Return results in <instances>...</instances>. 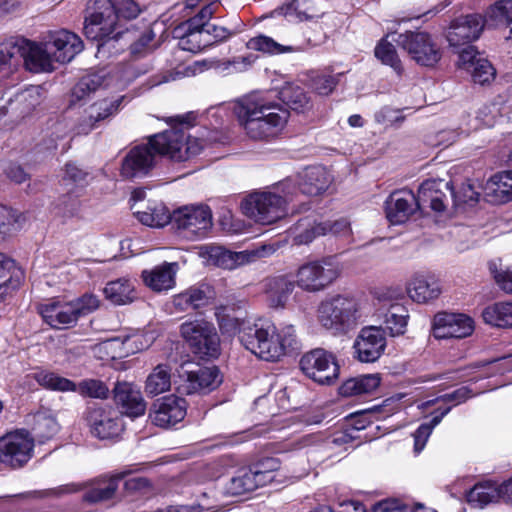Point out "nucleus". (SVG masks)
Masks as SVG:
<instances>
[{
  "instance_id": "obj_1",
  "label": "nucleus",
  "mask_w": 512,
  "mask_h": 512,
  "mask_svg": "<svg viewBox=\"0 0 512 512\" xmlns=\"http://www.w3.org/2000/svg\"><path fill=\"white\" fill-rule=\"evenodd\" d=\"M140 14V7L134 0H94L93 11L85 18L83 31L88 39L104 41L99 50L112 40L126 38L133 41L131 54L140 56L152 41V32L145 28L127 27V24Z\"/></svg>"
},
{
  "instance_id": "obj_2",
  "label": "nucleus",
  "mask_w": 512,
  "mask_h": 512,
  "mask_svg": "<svg viewBox=\"0 0 512 512\" xmlns=\"http://www.w3.org/2000/svg\"><path fill=\"white\" fill-rule=\"evenodd\" d=\"M207 142L187 135L183 129H170L154 135L149 142L133 147L122 162L121 175L127 179L144 177L155 167L158 155L186 161L198 155Z\"/></svg>"
},
{
  "instance_id": "obj_3",
  "label": "nucleus",
  "mask_w": 512,
  "mask_h": 512,
  "mask_svg": "<svg viewBox=\"0 0 512 512\" xmlns=\"http://www.w3.org/2000/svg\"><path fill=\"white\" fill-rule=\"evenodd\" d=\"M449 184L444 180L428 179L418 190V195L411 190L393 192L385 202V213L391 224H403L417 211L430 208L435 212L446 209L447 198L444 193Z\"/></svg>"
},
{
  "instance_id": "obj_4",
  "label": "nucleus",
  "mask_w": 512,
  "mask_h": 512,
  "mask_svg": "<svg viewBox=\"0 0 512 512\" xmlns=\"http://www.w3.org/2000/svg\"><path fill=\"white\" fill-rule=\"evenodd\" d=\"M241 344L258 358L276 362L296 348V330L293 325L247 326L242 331Z\"/></svg>"
},
{
  "instance_id": "obj_5",
  "label": "nucleus",
  "mask_w": 512,
  "mask_h": 512,
  "mask_svg": "<svg viewBox=\"0 0 512 512\" xmlns=\"http://www.w3.org/2000/svg\"><path fill=\"white\" fill-rule=\"evenodd\" d=\"M365 302L352 295H336L320 302L317 321L334 335H344L365 321Z\"/></svg>"
},
{
  "instance_id": "obj_6",
  "label": "nucleus",
  "mask_w": 512,
  "mask_h": 512,
  "mask_svg": "<svg viewBox=\"0 0 512 512\" xmlns=\"http://www.w3.org/2000/svg\"><path fill=\"white\" fill-rule=\"evenodd\" d=\"M278 191H258L249 194L241 202L242 212L251 220L270 225L287 214V204L296 196V184L287 179L277 186Z\"/></svg>"
},
{
  "instance_id": "obj_7",
  "label": "nucleus",
  "mask_w": 512,
  "mask_h": 512,
  "mask_svg": "<svg viewBox=\"0 0 512 512\" xmlns=\"http://www.w3.org/2000/svg\"><path fill=\"white\" fill-rule=\"evenodd\" d=\"M126 474V472H118L110 476L99 477L90 483H70L53 489L28 492L22 496L26 498L60 497L66 494L78 492L89 486V489L83 496V500L91 504L100 503L110 500L115 496L119 482L126 476Z\"/></svg>"
},
{
  "instance_id": "obj_8",
  "label": "nucleus",
  "mask_w": 512,
  "mask_h": 512,
  "mask_svg": "<svg viewBox=\"0 0 512 512\" xmlns=\"http://www.w3.org/2000/svg\"><path fill=\"white\" fill-rule=\"evenodd\" d=\"M341 272V266L332 259L309 261L296 270V286L307 293H319L329 288Z\"/></svg>"
},
{
  "instance_id": "obj_9",
  "label": "nucleus",
  "mask_w": 512,
  "mask_h": 512,
  "mask_svg": "<svg viewBox=\"0 0 512 512\" xmlns=\"http://www.w3.org/2000/svg\"><path fill=\"white\" fill-rule=\"evenodd\" d=\"M219 4L210 3L205 5L196 16L183 22L175 29L179 38V47L182 50L197 53L204 47L212 44L210 26L204 27L206 22L212 18Z\"/></svg>"
},
{
  "instance_id": "obj_10",
  "label": "nucleus",
  "mask_w": 512,
  "mask_h": 512,
  "mask_svg": "<svg viewBox=\"0 0 512 512\" xmlns=\"http://www.w3.org/2000/svg\"><path fill=\"white\" fill-rule=\"evenodd\" d=\"M172 226L183 238L202 239L212 229V211L202 204L180 207L172 213Z\"/></svg>"
},
{
  "instance_id": "obj_11",
  "label": "nucleus",
  "mask_w": 512,
  "mask_h": 512,
  "mask_svg": "<svg viewBox=\"0 0 512 512\" xmlns=\"http://www.w3.org/2000/svg\"><path fill=\"white\" fill-rule=\"evenodd\" d=\"M180 332L192 351L201 358H215L220 353V339L214 325L204 319L181 324Z\"/></svg>"
},
{
  "instance_id": "obj_12",
  "label": "nucleus",
  "mask_w": 512,
  "mask_h": 512,
  "mask_svg": "<svg viewBox=\"0 0 512 512\" xmlns=\"http://www.w3.org/2000/svg\"><path fill=\"white\" fill-rule=\"evenodd\" d=\"M300 368L308 378L321 385H331L339 377L336 357L322 348L305 353L300 359Z\"/></svg>"
},
{
  "instance_id": "obj_13",
  "label": "nucleus",
  "mask_w": 512,
  "mask_h": 512,
  "mask_svg": "<svg viewBox=\"0 0 512 512\" xmlns=\"http://www.w3.org/2000/svg\"><path fill=\"white\" fill-rule=\"evenodd\" d=\"M396 43L419 65L431 67L441 59L440 48L426 32L400 34Z\"/></svg>"
},
{
  "instance_id": "obj_14",
  "label": "nucleus",
  "mask_w": 512,
  "mask_h": 512,
  "mask_svg": "<svg viewBox=\"0 0 512 512\" xmlns=\"http://www.w3.org/2000/svg\"><path fill=\"white\" fill-rule=\"evenodd\" d=\"M86 421L92 434L102 440L117 438L123 431L122 416L110 406L88 407Z\"/></svg>"
},
{
  "instance_id": "obj_15",
  "label": "nucleus",
  "mask_w": 512,
  "mask_h": 512,
  "mask_svg": "<svg viewBox=\"0 0 512 512\" xmlns=\"http://www.w3.org/2000/svg\"><path fill=\"white\" fill-rule=\"evenodd\" d=\"M136 77L135 69L132 66L125 68L121 72L109 73L101 70L95 73L85 75L75 85L73 96L78 100L84 99L90 93L103 87L116 86L121 87Z\"/></svg>"
},
{
  "instance_id": "obj_16",
  "label": "nucleus",
  "mask_w": 512,
  "mask_h": 512,
  "mask_svg": "<svg viewBox=\"0 0 512 512\" xmlns=\"http://www.w3.org/2000/svg\"><path fill=\"white\" fill-rule=\"evenodd\" d=\"M318 45L317 42L313 41L311 37L305 34L302 37H288L283 43H279L266 35L255 36L247 42L248 49L271 55L303 53Z\"/></svg>"
},
{
  "instance_id": "obj_17",
  "label": "nucleus",
  "mask_w": 512,
  "mask_h": 512,
  "mask_svg": "<svg viewBox=\"0 0 512 512\" xmlns=\"http://www.w3.org/2000/svg\"><path fill=\"white\" fill-rule=\"evenodd\" d=\"M234 114L246 115L268 122L286 125L289 112L279 103L263 97L247 98L234 106Z\"/></svg>"
},
{
  "instance_id": "obj_18",
  "label": "nucleus",
  "mask_w": 512,
  "mask_h": 512,
  "mask_svg": "<svg viewBox=\"0 0 512 512\" xmlns=\"http://www.w3.org/2000/svg\"><path fill=\"white\" fill-rule=\"evenodd\" d=\"M20 59L25 68L33 73H49L55 70L57 63L47 41L43 37L40 42L25 40L18 46Z\"/></svg>"
},
{
  "instance_id": "obj_19",
  "label": "nucleus",
  "mask_w": 512,
  "mask_h": 512,
  "mask_svg": "<svg viewBox=\"0 0 512 512\" xmlns=\"http://www.w3.org/2000/svg\"><path fill=\"white\" fill-rule=\"evenodd\" d=\"M277 248L278 246L275 244H263L250 250L232 252L222 247H213L209 255L218 267L232 270L257 259L268 257L275 253Z\"/></svg>"
},
{
  "instance_id": "obj_20",
  "label": "nucleus",
  "mask_w": 512,
  "mask_h": 512,
  "mask_svg": "<svg viewBox=\"0 0 512 512\" xmlns=\"http://www.w3.org/2000/svg\"><path fill=\"white\" fill-rule=\"evenodd\" d=\"M386 345L385 332L381 327H364L353 344L355 357L363 363L375 362L384 353Z\"/></svg>"
},
{
  "instance_id": "obj_21",
  "label": "nucleus",
  "mask_w": 512,
  "mask_h": 512,
  "mask_svg": "<svg viewBox=\"0 0 512 512\" xmlns=\"http://www.w3.org/2000/svg\"><path fill=\"white\" fill-rule=\"evenodd\" d=\"M187 412L185 399L168 395L156 400L150 410L151 422L161 428H169L181 422Z\"/></svg>"
},
{
  "instance_id": "obj_22",
  "label": "nucleus",
  "mask_w": 512,
  "mask_h": 512,
  "mask_svg": "<svg viewBox=\"0 0 512 512\" xmlns=\"http://www.w3.org/2000/svg\"><path fill=\"white\" fill-rule=\"evenodd\" d=\"M474 331L473 319L461 313H438L433 320V335L438 339L465 338Z\"/></svg>"
},
{
  "instance_id": "obj_23",
  "label": "nucleus",
  "mask_w": 512,
  "mask_h": 512,
  "mask_svg": "<svg viewBox=\"0 0 512 512\" xmlns=\"http://www.w3.org/2000/svg\"><path fill=\"white\" fill-rule=\"evenodd\" d=\"M44 38L52 51L53 59L60 64L69 63L84 49L81 38L66 29L49 31Z\"/></svg>"
},
{
  "instance_id": "obj_24",
  "label": "nucleus",
  "mask_w": 512,
  "mask_h": 512,
  "mask_svg": "<svg viewBox=\"0 0 512 512\" xmlns=\"http://www.w3.org/2000/svg\"><path fill=\"white\" fill-rule=\"evenodd\" d=\"M485 21L481 15L471 14L457 18L450 26L447 40L450 46L458 47L477 40L483 29Z\"/></svg>"
},
{
  "instance_id": "obj_25",
  "label": "nucleus",
  "mask_w": 512,
  "mask_h": 512,
  "mask_svg": "<svg viewBox=\"0 0 512 512\" xmlns=\"http://www.w3.org/2000/svg\"><path fill=\"white\" fill-rule=\"evenodd\" d=\"M408 297L417 304H428L442 293L440 281L428 273H415L406 284Z\"/></svg>"
},
{
  "instance_id": "obj_26",
  "label": "nucleus",
  "mask_w": 512,
  "mask_h": 512,
  "mask_svg": "<svg viewBox=\"0 0 512 512\" xmlns=\"http://www.w3.org/2000/svg\"><path fill=\"white\" fill-rule=\"evenodd\" d=\"M114 401L120 409V415L137 418L145 414L146 402L141 391L131 383L118 382L114 389Z\"/></svg>"
},
{
  "instance_id": "obj_27",
  "label": "nucleus",
  "mask_w": 512,
  "mask_h": 512,
  "mask_svg": "<svg viewBox=\"0 0 512 512\" xmlns=\"http://www.w3.org/2000/svg\"><path fill=\"white\" fill-rule=\"evenodd\" d=\"M254 62V57H235L231 60L206 59L196 61L184 68V71H177V76H191L201 73L205 70L214 69L221 73L241 72L247 69Z\"/></svg>"
},
{
  "instance_id": "obj_28",
  "label": "nucleus",
  "mask_w": 512,
  "mask_h": 512,
  "mask_svg": "<svg viewBox=\"0 0 512 512\" xmlns=\"http://www.w3.org/2000/svg\"><path fill=\"white\" fill-rule=\"evenodd\" d=\"M186 378L179 390L185 394L205 393L218 387L222 381L216 367H203L195 371H185Z\"/></svg>"
},
{
  "instance_id": "obj_29",
  "label": "nucleus",
  "mask_w": 512,
  "mask_h": 512,
  "mask_svg": "<svg viewBox=\"0 0 512 512\" xmlns=\"http://www.w3.org/2000/svg\"><path fill=\"white\" fill-rule=\"evenodd\" d=\"M177 262H164L150 270H143L141 277L144 284L155 292H165L173 289L176 284Z\"/></svg>"
},
{
  "instance_id": "obj_30",
  "label": "nucleus",
  "mask_w": 512,
  "mask_h": 512,
  "mask_svg": "<svg viewBox=\"0 0 512 512\" xmlns=\"http://www.w3.org/2000/svg\"><path fill=\"white\" fill-rule=\"evenodd\" d=\"M235 116L245 135L255 141H270L276 138L285 127V125L246 115L235 114Z\"/></svg>"
},
{
  "instance_id": "obj_31",
  "label": "nucleus",
  "mask_w": 512,
  "mask_h": 512,
  "mask_svg": "<svg viewBox=\"0 0 512 512\" xmlns=\"http://www.w3.org/2000/svg\"><path fill=\"white\" fill-rule=\"evenodd\" d=\"M484 199L492 204L512 201V170L498 172L483 186Z\"/></svg>"
},
{
  "instance_id": "obj_32",
  "label": "nucleus",
  "mask_w": 512,
  "mask_h": 512,
  "mask_svg": "<svg viewBox=\"0 0 512 512\" xmlns=\"http://www.w3.org/2000/svg\"><path fill=\"white\" fill-rule=\"evenodd\" d=\"M298 178L300 191L309 196L324 193L332 183V176L322 166L308 167L299 174Z\"/></svg>"
},
{
  "instance_id": "obj_33",
  "label": "nucleus",
  "mask_w": 512,
  "mask_h": 512,
  "mask_svg": "<svg viewBox=\"0 0 512 512\" xmlns=\"http://www.w3.org/2000/svg\"><path fill=\"white\" fill-rule=\"evenodd\" d=\"M215 298V291L208 284L192 286L173 297L174 306L180 311L198 309L208 305Z\"/></svg>"
},
{
  "instance_id": "obj_34",
  "label": "nucleus",
  "mask_w": 512,
  "mask_h": 512,
  "mask_svg": "<svg viewBox=\"0 0 512 512\" xmlns=\"http://www.w3.org/2000/svg\"><path fill=\"white\" fill-rule=\"evenodd\" d=\"M38 311L43 320L53 328L62 325H73L77 322L70 302H60L54 299L38 306Z\"/></svg>"
},
{
  "instance_id": "obj_35",
  "label": "nucleus",
  "mask_w": 512,
  "mask_h": 512,
  "mask_svg": "<svg viewBox=\"0 0 512 512\" xmlns=\"http://www.w3.org/2000/svg\"><path fill=\"white\" fill-rule=\"evenodd\" d=\"M351 233L350 222L345 218L335 221H325L317 223L310 229L299 233L294 237V242L298 245L308 244L316 236L332 234L335 236H349Z\"/></svg>"
},
{
  "instance_id": "obj_36",
  "label": "nucleus",
  "mask_w": 512,
  "mask_h": 512,
  "mask_svg": "<svg viewBox=\"0 0 512 512\" xmlns=\"http://www.w3.org/2000/svg\"><path fill=\"white\" fill-rule=\"evenodd\" d=\"M295 286V280H291L287 275L268 278L265 281V294L269 305L273 308H283Z\"/></svg>"
},
{
  "instance_id": "obj_37",
  "label": "nucleus",
  "mask_w": 512,
  "mask_h": 512,
  "mask_svg": "<svg viewBox=\"0 0 512 512\" xmlns=\"http://www.w3.org/2000/svg\"><path fill=\"white\" fill-rule=\"evenodd\" d=\"M42 100L41 89L39 86H29L17 92L8 102V106L0 108V117L6 115L8 109L12 113L25 115L35 109Z\"/></svg>"
},
{
  "instance_id": "obj_38",
  "label": "nucleus",
  "mask_w": 512,
  "mask_h": 512,
  "mask_svg": "<svg viewBox=\"0 0 512 512\" xmlns=\"http://www.w3.org/2000/svg\"><path fill=\"white\" fill-rule=\"evenodd\" d=\"M103 293L107 300L115 305H127L137 299L135 281L128 277H120L109 281Z\"/></svg>"
},
{
  "instance_id": "obj_39",
  "label": "nucleus",
  "mask_w": 512,
  "mask_h": 512,
  "mask_svg": "<svg viewBox=\"0 0 512 512\" xmlns=\"http://www.w3.org/2000/svg\"><path fill=\"white\" fill-rule=\"evenodd\" d=\"M466 501L471 507L479 509L502 501L500 485L491 481L478 483L468 491Z\"/></svg>"
},
{
  "instance_id": "obj_40",
  "label": "nucleus",
  "mask_w": 512,
  "mask_h": 512,
  "mask_svg": "<svg viewBox=\"0 0 512 512\" xmlns=\"http://www.w3.org/2000/svg\"><path fill=\"white\" fill-rule=\"evenodd\" d=\"M379 317L390 336H401L406 332L409 312L405 305L401 303L391 304L385 311L380 310Z\"/></svg>"
},
{
  "instance_id": "obj_41",
  "label": "nucleus",
  "mask_w": 512,
  "mask_h": 512,
  "mask_svg": "<svg viewBox=\"0 0 512 512\" xmlns=\"http://www.w3.org/2000/svg\"><path fill=\"white\" fill-rule=\"evenodd\" d=\"M24 279V271L16 262L0 252V299L10 289L18 288Z\"/></svg>"
},
{
  "instance_id": "obj_42",
  "label": "nucleus",
  "mask_w": 512,
  "mask_h": 512,
  "mask_svg": "<svg viewBox=\"0 0 512 512\" xmlns=\"http://www.w3.org/2000/svg\"><path fill=\"white\" fill-rule=\"evenodd\" d=\"M379 374H365L346 380L339 388L344 397L360 396L373 393L380 385Z\"/></svg>"
},
{
  "instance_id": "obj_43",
  "label": "nucleus",
  "mask_w": 512,
  "mask_h": 512,
  "mask_svg": "<svg viewBox=\"0 0 512 512\" xmlns=\"http://www.w3.org/2000/svg\"><path fill=\"white\" fill-rule=\"evenodd\" d=\"M171 388V368L167 364L157 365L147 376L144 390L149 396H157Z\"/></svg>"
},
{
  "instance_id": "obj_44",
  "label": "nucleus",
  "mask_w": 512,
  "mask_h": 512,
  "mask_svg": "<svg viewBox=\"0 0 512 512\" xmlns=\"http://www.w3.org/2000/svg\"><path fill=\"white\" fill-rule=\"evenodd\" d=\"M137 219L144 225L154 228L164 227L172 224V214L163 203H152L145 210H136Z\"/></svg>"
},
{
  "instance_id": "obj_45",
  "label": "nucleus",
  "mask_w": 512,
  "mask_h": 512,
  "mask_svg": "<svg viewBox=\"0 0 512 512\" xmlns=\"http://www.w3.org/2000/svg\"><path fill=\"white\" fill-rule=\"evenodd\" d=\"M482 317L485 323L495 327L510 328L512 327V301L497 302L487 306Z\"/></svg>"
},
{
  "instance_id": "obj_46",
  "label": "nucleus",
  "mask_w": 512,
  "mask_h": 512,
  "mask_svg": "<svg viewBox=\"0 0 512 512\" xmlns=\"http://www.w3.org/2000/svg\"><path fill=\"white\" fill-rule=\"evenodd\" d=\"M280 95L283 102L296 112H305L312 108L310 97L299 85L285 84L280 91Z\"/></svg>"
},
{
  "instance_id": "obj_47",
  "label": "nucleus",
  "mask_w": 512,
  "mask_h": 512,
  "mask_svg": "<svg viewBox=\"0 0 512 512\" xmlns=\"http://www.w3.org/2000/svg\"><path fill=\"white\" fill-rule=\"evenodd\" d=\"M259 481L251 467L244 468L239 470L236 475L230 479L226 489L231 495H242L262 486Z\"/></svg>"
},
{
  "instance_id": "obj_48",
  "label": "nucleus",
  "mask_w": 512,
  "mask_h": 512,
  "mask_svg": "<svg viewBox=\"0 0 512 512\" xmlns=\"http://www.w3.org/2000/svg\"><path fill=\"white\" fill-rule=\"evenodd\" d=\"M20 67L18 46L8 43L0 44V82L13 76Z\"/></svg>"
},
{
  "instance_id": "obj_49",
  "label": "nucleus",
  "mask_w": 512,
  "mask_h": 512,
  "mask_svg": "<svg viewBox=\"0 0 512 512\" xmlns=\"http://www.w3.org/2000/svg\"><path fill=\"white\" fill-rule=\"evenodd\" d=\"M391 36L396 41L394 34H387L375 47L374 54L383 64L390 66L398 75H401L403 72L401 61L394 45L388 41Z\"/></svg>"
},
{
  "instance_id": "obj_50",
  "label": "nucleus",
  "mask_w": 512,
  "mask_h": 512,
  "mask_svg": "<svg viewBox=\"0 0 512 512\" xmlns=\"http://www.w3.org/2000/svg\"><path fill=\"white\" fill-rule=\"evenodd\" d=\"M37 382L46 389L59 392H75L76 383L53 372H39Z\"/></svg>"
},
{
  "instance_id": "obj_51",
  "label": "nucleus",
  "mask_w": 512,
  "mask_h": 512,
  "mask_svg": "<svg viewBox=\"0 0 512 512\" xmlns=\"http://www.w3.org/2000/svg\"><path fill=\"white\" fill-rule=\"evenodd\" d=\"M82 397L93 399H107L109 397L108 385L99 379L88 378L76 383V391Z\"/></svg>"
},
{
  "instance_id": "obj_52",
  "label": "nucleus",
  "mask_w": 512,
  "mask_h": 512,
  "mask_svg": "<svg viewBox=\"0 0 512 512\" xmlns=\"http://www.w3.org/2000/svg\"><path fill=\"white\" fill-rule=\"evenodd\" d=\"M35 439L26 429H15L0 437V448H33Z\"/></svg>"
},
{
  "instance_id": "obj_53",
  "label": "nucleus",
  "mask_w": 512,
  "mask_h": 512,
  "mask_svg": "<svg viewBox=\"0 0 512 512\" xmlns=\"http://www.w3.org/2000/svg\"><path fill=\"white\" fill-rule=\"evenodd\" d=\"M34 431L39 439L38 444H43L44 440L51 438L58 431V423L52 415L47 413H37L35 415Z\"/></svg>"
},
{
  "instance_id": "obj_54",
  "label": "nucleus",
  "mask_w": 512,
  "mask_h": 512,
  "mask_svg": "<svg viewBox=\"0 0 512 512\" xmlns=\"http://www.w3.org/2000/svg\"><path fill=\"white\" fill-rule=\"evenodd\" d=\"M472 80L480 85L491 83L496 77V69L484 58L475 60L474 65L468 70Z\"/></svg>"
},
{
  "instance_id": "obj_55",
  "label": "nucleus",
  "mask_w": 512,
  "mask_h": 512,
  "mask_svg": "<svg viewBox=\"0 0 512 512\" xmlns=\"http://www.w3.org/2000/svg\"><path fill=\"white\" fill-rule=\"evenodd\" d=\"M447 183L449 184V190L444 189V193L447 199V193L449 192L451 194L456 206L461 204L473 205L478 202L480 194L475 190V187L470 182L462 183L456 191L451 188L449 182ZM447 204L448 201L446 202V205Z\"/></svg>"
},
{
  "instance_id": "obj_56",
  "label": "nucleus",
  "mask_w": 512,
  "mask_h": 512,
  "mask_svg": "<svg viewBox=\"0 0 512 512\" xmlns=\"http://www.w3.org/2000/svg\"><path fill=\"white\" fill-rule=\"evenodd\" d=\"M318 2L320 0H293L292 7L294 8L300 20H314L320 18L324 12L322 11Z\"/></svg>"
},
{
  "instance_id": "obj_57",
  "label": "nucleus",
  "mask_w": 512,
  "mask_h": 512,
  "mask_svg": "<svg viewBox=\"0 0 512 512\" xmlns=\"http://www.w3.org/2000/svg\"><path fill=\"white\" fill-rule=\"evenodd\" d=\"M216 316H217L218 324H219V327H220V330L222 331V333L228 334L230 336L238 334L240 342H241L242 331L247 326L255 325L249 321L241 320L236 317H231L229 315H222L220 311L216 312Z\"/></svg>"
},
{
  "instance_id": "obj_58",
  "label": "nucleus",
  "mask_w": 512,
  "mask_h": 512,
  "mask_svg": "<svg viewBox=\"0 0 512 512\" xmlns=\"http://www.w3.org/2000/svg\"><path fill=\"white\" fill-rule=\"evenodd\" d=\"M251 468L261 485L264 486L274 480V472L279 468V461L275 458H264Z\"/></svg>"
},
{
  "instance_id": "obj_59",
  "label": "nucleus",
  "mask_w": 512,
  "mask_h": 512,
  "mask_svg": "<svg viewBox=\"0 0 512 512\" xmlns=\"http://www.w3.org/2000/svg\"><path fill=\"white\" fill-rule=\"evenodd\" d=\"M70 304L73 306V312L78 320L81 316L90 314L98 309L100 300L96 295L86 293L81 297L70 301Z\"/></svg>"
},
{
  "instance_id": "obj_60",
  "label": "nucleus",
  "mask_w": 512,
  "mask_h": 512,
  "mask_svg": "<svg viewBox=\"0 0 512 512\" xmlns=\"http://www.w3.org/2000/svg\"><path fill=\"white\" fill-rule=\"evenodd\" d=\"M22 216L17 211L0 205V235H6L20 228Z\"/></svg>"
},
{
  "instance_id": "obj_61",
  "label": "nucleus",
  "mask_w": 512,
  "mask_h": 512,
  "mask_svg": "<svg viewBox=\"0 0 512 512\" xmlns=\"http://www.w3.org/2000/svg\"><path fill=\"white\" fill-rule=\"evenodd\" d=\"M340 76L341 74H318L311 79V87L317 94L328 96L337 86Z\"/></svg>"
},
{
  "instance_id": "obj_62",
  "label": "nucleus",
  "mask_w": 512,
  "mask_h": 512,
  "mask_svg": "<svg viewBox=\"0 0 512 512\" xmlns=\"http://www.w3.org/2000/svg\"><path fill=\"white\" fill-rule=\"evenodd\" d=\"M487 17L496 23H512V0L497 1L487 11Z\"/></svg>"
},
{
  "instance_id": "obj_63",
  "label": "nucleus",
  "mask_w": 512,
  "mask_h": 512,
  "mask_svg": "<svg viewBox=\"0 0 512 512\" xmlns=\"http://www.w3.org/2000/svg\"><path fill=\"white\" fill-rule=\"evenodd\" d=\"M128 356L147 349L153 342V337L146 333H134L123 337Z\"/></svg>"
},
{
  "instance_id": "obj_64",
  "label": "nucleus",
  "mask_w": 512,
  "mask_h": 512,
  "mask_svg": "<svg viewBox=\"0 0 512 512\" xmlns=\"http://www.w3.org/2000/svg\"><path fill=\"white\" fill-rule=\"evenodd\" d=\"M32 450H0V464L11 468L22 467L32 457Z\"/></svg>"
}]
</instances>
